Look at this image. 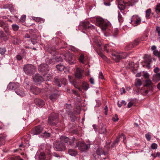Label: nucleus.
<instances>
[{"instance_id": "21", "label": "nucleus", "mask_w": 160, "mask_h": 160, "mask_svg": "<svg viewBox=\"0 0 160 160\" xmlns=\"http://www.w3.org/2000/svg\"><path fill=\"white\" fill-rule=\"evenodd\" d=\"M96 153L100 156L102 155H106L108 154V151L103 150L101 148H99L96 151Z\"/></svg>"}, {"instance_id": "27", "label": "nucleus", "mask_w": 160, "mask_h": 160, "mask_svg": "<svg viewBox=\"0 0 160 160\" xmlns=\"http://www.w3.org/2000/svg\"><path fill=\"white\" fill-rule=\"evenodd\" d=\"M78 60L80 63L84 64V62L86 60L84 54H81L79 57Z\"/></svg>"}, {"instance_id": "4", "label": "nucleus", "mask_w": 160, "mask_h": 160, "mask_svg": "<svg viewBox=\"0 0 160 160\" xmlns=\"http://www.w3.org/2000/svg\"><path fill=\"white\" fill-rule=\"evenodd\" d=\"M96 20V25L101 28L103 30H105L107 29L108 24L102 18L98 17L95 18Z\"/></svg>"}, {"instance_id": "38", "label": "nucleus", "mask_w": 160, "mask_h": 160, "mask_svg": "<svg viewBox=\"0 0 160 160\" xmlns=\"http://www.w3.org/2000/svg\"><path fill=\"white\" fill-rule=\"evenodd\" d=\"M142 84V82L141 80L138 79H136V81L135 82V85L136 87H138L140 86Z\"/></svg>"}, {"instance_id": "14", "label": "nucleus", "mask_w": 160, "mask_h": 160, "mask_svg": "<svg viewBox=\"0 0 160 160\" xmlns=\"http://www.w3.org/2000/svg\"><path fill=\"white\" fill-rule=\"evenodd\" d=\"M19 87V84L18 82H11L9 83L7 86V89L9 90H17Z\"/></svg>"}, {"instance_id": "48", "label": "nucleus", "mask_w": 160, "mask_h": 160, "mask_svg": "<svg viewBox=\"0 0 160 160\" xmlns=\"http://www.w3.org/2000/svg\"><path fill=\"white\" fill-rule=\"evenodd\" d=\"M6 48H0V54L1 55H3L6 52Z\"/></svg>"}, {"instance_id": "29", "label": "nucleus", "mask_w": 160, "mask_h": 160, "mask_svg": "<svg viewBox=\"0 0 160 160\" xmlns=\"http://www.w3.org/2000/svg\"><path fill=\"white\" fill-rule=\"evenodd\" d=\"M119 141V138H117L113 142L111 147L112 148L115 147L118 144V143Z\"/></svg>"}, {"instance_id": "13", "label": "nucleus", "mask_w": 160, "mask_h": 160, "mask_svg": "<svg viewBox=\"0 0 160 160\" xmlns=\"http://www.w3.org/2000/svg\"><path fill=\"white\" fill-rule=\"evenodd\" d=\"M38 70L40 72L46 73L49 70V68L46 64H42L38 66Z\"/></svg>"}, {"instance_id": "9", "label": "nucleus", "mask_w": 160, "mask_h": 160, "mask_svg": "<svg viewBox=\"0 0 160 160\" xmlns=\"http://www.w3.org/2000/svg\"><path fill=\"white\" fill-rule=\"evenodd\" d=\"M76 146L78 149L82 152L85 151L88 148V145L84 142H78L76 143Z\"/></svg>"}, {"instance_id": "22", "label": "nucleus", "mask_w": 160, "mask_h": 160, "mask_svg": "<svg viewBox=\"0 0 160 160\" xmlns=\"http://www.w3.org/2000/svg\"><path fill=\"white\" fill-rule=\"evenodd\" d=\"M2 8L4 9H8L11 12L14 10L13 6L11 4H4Z\"/></svg>"}, {"instance_id": "8", "label": "nucleus", "mask_w": 160, "mask_h": 160, "mask_svg": "<svg viewBox=\"0 0 160 160\" xmlns=\"http://www.w3.org/2000/svg\"><path fill=\"white\" fill-rule=\"evenodd\" d=\"M0 27L2 28L3 29L7 36L10 35L9 30V25L7 22L3 21H0Z\"/></svg>"}, {"instance_id": "64", "label": "nucleus", "mask_w": 160, "mask_h": 160, "mask_svg": "<svg viewBox=\"0 0 160 160\" xmlns=\"http://www.w3.org/2000/svg\"><path fill=\"white\" fill-rule=\"evenodd\" d=\"M145 137L148 141H149L151 140V137L149 133L146 134Z\"/></svg>"}, {"instance_id": "26", "label": "nucleus", "mask_w": 160, "mask_h": 160, "mask_svg": "<svg viewBox=\"0 0 160 160\" xmlns=\"http://www.w3.org/2000/svg\"><path fill=\"white\" fill-rule=\"evenodd\" d=\"M15 92L17 95L22 97L24 96L25 95L24 92L22 89H18L15 91Z\"/></svg>"}, {"instance_id": "7", "label": "nucleus", "mask_w": 160, "mask_h": 160, "mask_svg": "<svg viewBox=\"0 0 160 160\" xmlns=\"http://www.w3.org/2000/svg\"><path fill=\"white\" fill-rule=\"evenodd\" d=\"M62 55L63 57V58L70 64H73L75 62L73 58L72 55V54L69 53H66Z\"/></svg>"}, {"instance_id": "18", "label": "nucleus", "mask_w": 160, "mask_h": 160, "mask_svg": "<svg viewBox=\"0 0 160 160\" xmlns=\"http://www.w3.org/2000/svg\"><path fill=\"white\" fill-rule=\"evenodd\" d=\"M30 90L31 92L35 95H38L41 92V90L38 88L34 86H31Z\"/></svg>"}, {"instance_id": "25", "label": "nucleus", "mask_w": 160, "mask_h": 160, "mask_svg": "<svg viewBox=\"0 0 160 160\" xmlns=\"http://www.w3.org/2000/svg\"><path fill=\"white\" fill-rule=\"evenodd\" d=\"M43 80L44 81H49L52 78L51 75L49 74H47V73L43 75Z\"/></svg>"}, {"instance_id": "36", "label": "nucleus", "mask_w": 160, "mask_h": 160, "mask_svg": "<svg viewBox=\"0 0 160 160\" xmlns=\"http://www.w3.org/2000/svg\"><path fill=\"white\" fill-rule=\"evenodd\" d=\"M151 12V9H147L146 11V17L147 19H149L150 18V16Z\"/></svg>"}, {"instance_id": "58", "label": "nucleus", "mask_w": 160, "mask_h": 160, "mask_svg": "<svg viewBox=\"0 0 160 160\" xmlns=\"http://www.w3.org/2000/svg\"><path fill=\"white\" fill-rule=\"evenodd\" d=\"M26 16L25 15H22L20 18V21L21 22H24L25 21L26 18Z\"/></svg>"}, {"instance_id": "6", "label": "nucleus", "mask_w": 160, "mask_h": 160, "mask_svg": "<svg viewBox=\"0 0 160 160\" xmlns=\"http://www.w3.org/2000/svg\"><path fill=\"white\" fill-rule=\"evenodd\" d=\"M66 82V79L64 78L55 77L54 79V82L59 87H61L62 84L65 86Z\"/></svg>"}, {"instance_id": "24", "label": "nucleus", "mask_w": 160, "mask_h": 160, "mask_svg": "<svg viewBox=\"0 0 160 160\" xmlns=\"http://www.w3.org/2000/svg\"><path fill=\"white\" fill-rule=\"evenodd\" d=\"M94 42L96 43V45L98 48L99 50H102V48L101 47L102 43L100 40L98 39H95L94 40Z\"/></svg>"}, {"instance_id": "44", "label": "nucleus", "mask_w": 160, "mask_h": 160, "mask_svg": "<svg viewBox=\"0 0 160 160\" xmlns=\"http://www.w3.org/2000/svg\"><path fill=\"white\" fill-rule=\"evenodd\" d=\"M12 160H23L22 158L20 157L19 156L12 157L11 158Z\"/></svg>"}, {"instance_id": "5", "label": "nucleus", "mask_w": 160, "mask_h": 160, "mask_svg": "<svg viewBox=\"0 0 160 160\" xmlns=\"http://www.w3.org/2000/svg\"><path fill=\"white\" fill-rule=\"evenodd\" d=\"M58 114L55 113H52L48 118V123L52 126L57 125V121H58Z\"/></svg>"}, {"instance_id": "51", "label": "nucleus", "mask_w": 160, "mask_h": 160, "mask_svg": "<svg viewBox=\"0 0 160 160\" xmlns=\"http://www.w3.org/2000/svg\"><path fill=\"white\" fill-rule=\"evenodd\" d=\"M118 20L120 22H122L123 21V18L120 12L118 13Z\"/></svg>"}, {"instance_id": "42", "label": "nucleus", "mask_w": 160, "mask_h": 160, "mask_svg": "<svg viewBox=\"0 0 160 160\" xmlns=\"http://www.w3.org/2000/svg\"><path fill=\"white\" fill-rule=\"evenodd\" d=\"M12 29L14 31H17L18 30L19 27L16 24H13L12 25Z\"/></svg>"}, {"instance_id": "10", "label": "nucleus", "mask_w": 160, "mask_h": 160, "mask_svg": "<svg viewBox=\"0 0 160 160\" xmlns=\"http://www.w3.org/2000/svg\"><path fill=\"white\" fill-rule=\"evenodd\" d=\"M146 86L149 87L147 89L145 90V93L146 94L149 95L153 91V88L151 85L152 84V81L149 80H146Z\"/></svg>"}, {"instance_id": "23", "label": "nucleus", "mask_w": 160, "mask_h": 160, "mask_svg": "<svg viewBox=\"0 0 160 160\" xmlns=\"http://www.w3.org/2000/svg\"><path fill=\"white\" fill-rule=\"evenodd\" d=\"M11 37L12 38V43L14 45H17L18 44L19 40L18 39L16 36H15L11 35Z\"/></svg>"}, {"instance_id": "40", "label": "nucleus", "mask_w": 160, "mask_h": 160, "mask_svg": "<svg viewBox=\"0 0 160 160\" xmlns=\"http://www.w3.org/2000/svg\"><path fill=\"white\" fill-rule=\"evenodd\" d=\"M134 47L132 43H130L127 45L125 47V49L127 50L131 49Z\"/></svg>"}, {"instance_id": "63", "label": "nucleus", "mask_w": 160, "mask_h": 160, "mask_svg": "<svg viewBox=\"0 0 160 160\" xmlns=\"http://www.w3.org/2000/svg\"><path fill=\"white\" fill-rule=\"evenodd\" d=\"M31 41L32 44L34 45L37 43V40L36 39L31 38Z\"/></svg>"}, {"instance_id": "46", "label": "nucleus", "mask_w": 160, "mask_h": 160, "mask_svg": "<svg viewBox=\"0 0 160 160\" xmlns=\"http://www.w3.org/2000/svg\"><path fill=\"white\" fill-rule=\"evenodd\" d=\"M93 156V160H98V159L100 156L99 155L96 154H96H94Z\"/></svg>"}, {"instance_id": "32", "label": "nucleus", "mask_w": 160, "mask_h": 160, "mask_svg": "<svg viewBox=\"0 0 160 160\" xmlns=\"http://www.w3.org/2000/svg\"><path fill=\"white\" fill-rule=\"evenodd\" d=\"M56 67L58 70L61 71L64 70L65 68V67L64 65L61 64L57 65Z\"/></svg>"}, {"instance_id": "57", "label": "nucleus", "mask_w": 160, "mask_h": 160, "mask_svg": "<svg viewBox=\"0 0 160 160\" xmlns=\"http://www.w3.org/2000/svg\"><path fill=\"white\" fill-rule=\"evenodd\" d=\"M104 4L106 6H109L110 5V0H106L104 2Z\"/></svg>"}, {"instance_id": "3", "label": "nucleus", "mask_w": 160, "mask_h": 160, "mask_svg": "<svg viewBox=\"0 0 160 160\" xmlns=\"http://www.w3.org/2000/svg\"><path fill=\"white\" fill-rule=\"evenodd\" d=\"M112 59L116 62H118L122 58H126L127 56V54L125 52H112Z\"/></svg>"}, {"instance_id": "56", "label": "nucleus", "mask_w": 160, "mask_h": 160, "mask_svg": "<svg viewBox=\"0 0 160 160\" xmlns=\"http://www.w3.org/2000/svg\"><path fill=\"white\" fill-rule=\"evenodd\" d=\"M119 118L118 117V116L117 114H115V117H113L112 118V120L113 121H118Z\"/></svg>"}, {"instance_id": "54", "label": "nucleus", "mask_w": 160, "mask_h": 160, "mask_svg": "<svg viewBox=\"0 0 160 160\" xmlns=\"http://www.w3.org/2000/svg\"><path fill=\"white\" fill-rule=\"evenodd\" d=\"M158 145L155 143H153L151 145V148L153 149H155L157 148Z\"/></svg>"}, {"instance_id": "60", "label": "nucleus", "mask_w": 160, "mask_h": 160, "mask_svg": "<svg viewBox=\"0 0 160 160\" xmlns=\"http://www.w3.org/2000/svg\"><path fill=\"white\" fill-rule=\"evenodd\" d=\"M129 68H135V64H134V63L132 62H130L129 63Z\"/></svg>"}, {"instance_id": "28", "label": "nucleus", "mask_w": 160, "mask_h": 160, "mask_svg": "<svg viewBox=\"0 0 160 160\" xmlns=\"http://www.w3.org/2000/svg\"><path fill=\"white\" fill-rule=\"evenodd\" d=\"M5 139V136L2 135L0 134V146L4 144Z\"/></svg>"}, {"instance_id": "47", "label": "nucleus", "mask_w": 160, "mask_h": 160, "mask_svg": "<svg viewBox=\"0 0 160 160\" xmlns=\"http://www.w3.org/2000/svg\"><path fill=\"white\" fill-rule=\"evenodd\" d=\"M160 78V73H158L153 76V79L158 80Z\"/></svg>"}, {"instance_id": "15", "label": "nucleus", "mask_w": 160, "mask_h": 160, "mask_svg": "<svg viewBox=\"0 0 160 160\" xmlns=\"http://www.w3.org/2000/svg\"><path fill=\"white\" fill-rule=\"evenodd\" d=\"M83 70L79 68H77L75 73V76L78 79H82L83 76Z\"/></svg>"}, {"instance_id": "19", "label": "nucleus", "mask_w": 160, "mask_h": 160, "mask_svg": "<svg viewBox=\"0 0 160 160\" xmlns=\"http://www.w3.org/2000/svg\"><path fill=\"white\" fill-rule=\"evenodd\" d=\"M34 103L38 106L41 107H43L45 104L44 101L39 98H35L34 100Z\"/></svg>"}, {"instance_id": "2", "label": "nucleus", "mask_w": 160, "mask_h": 160, "mask_svg": "<svg viewBox=\"0 0 160 160\" xmlns=\"http://www.w3.org/2000/svg\"><path fill=\"white\" fill-rule=\"evenodd\" d=\"M23 69L26 74L31 75L34 73L36 68L34 65L28 64L24 65Z\"/></svg>"}, {"instance_id": "45", "label": "nucleus", "mask_w": 160, "mask_h": 160, "mask_svg": "<svg viewBox=\"0 0 160 160\" xmlns=\"http://www.w3.org/2000/svg\"><path fill=\"white\" fill-rule=\"evenodd\" d=\"M140 41L138 39H135L133 42L132 45H133L134 47L138 45L140 43Z\"/></svg>"}, {"instance_id": "53", "label": "nucleus", "mask_w": 160, "mask_h": 160, "mask_svg": "<svg viewBox=\"0 0 160 160\" xmlns=\"http://www.w3.org/2000/svg\"><path fill=\"white\" fill-rule=\"evenodd\" d=\"M155 11L157 13L158 12H160V4H158L156 6Z\"/></svg>"}, {"instance_id": "20", "label": "nucleus", "mask_w": 160, "mask_h": 160, "mask_svg": "<svg viewBox=\"0 0 160 160\" xmlns=\"http://www.w3.org/2000/svg\"><path fill=\"white\" fill-rule=\"evenodd\" d=\"M82 24L83 28L85 29H89L90 28H92V29L94 28L95 27L90 24L89 22L88 21L84 22Z\"/></svg>"}, {"instance_id": "35", "label": "nucleus", "mask_w": 160, "mask_h": 160, "mask_svg": "<svg viewBox=\"0 0 160 160\" xmlns=\"http://www.w3.org/2000/svg\"><path fill=\"white\" fill-rule=\"evenodd\" d=\"M56 49L54 47H50L48 50L49 53L52 54H54L55 53Z\"/></svg>"}, {"instance_id": "16", "label": "nucleus", "mask_w": 160, "mask_h": 160, "mask_svg": "<svg viewBox=\"0 0 160 160\" xmlns=\"http://www.w3.org/2000/svg\"><path fill=\"white\" fill-rule=\"evenodd\" d=\"M43 130V128L40 126L38 125L35 127L31 130V133L33 135L39 134Z\"/></svg>"}, {"instance_id": "55", "label": "nucleus", "mask_w": 160, "mask_h": 160, "mask_svg": "<svg viewBox=\"0 0 160 160\" xmlns=\"http://www.w3.org/2000/svg\"><path fill=\"white\" fill-rule=\"evenodd\" d=\"M151 156H152L154 158H155L157 157H159L160 158V152H157L156 155H155L154 154L152 153L151 154Z\"/></svg>"}, {"instance_id": "30", "label": "nucleus", "mask_w": 160, "mask_h": 160, "mask_svg": "<svg viewBox=\"0 0 160 160\" xmlns=\"http://www.w3.org/2000/svg\"><path fill=\"white\" fill-rule=\"evenodd\" d=\"M68 153L72 156H75L77 154V152L73 149H69L68 150Z\"/></svg>"}, {"instance_id": "37", "label": "nucleus", "mask_w": 160, "mask_h": 160, "mask_svg": "<svg viewBox=\"0 0 160 160\" xmlns=\"http://www.w3.org/2000/svg\"><path fill=\"white\" fill-rule=\"evenodd\" d=\"M39 160H45V155L43 152L40 153L39 156Z\"/></svg>"}, {"instance_id": "52", "label": "nucleus", "mask_w": 160, "mask_h": 160, "mask_svg": "<svg viewBox=\"0 0 160 160\" xmlns=\"http://www.w3.org/2000/svg\"><path fill=\"white\" fill-rule=\"evenodd\" d=\"M6 35H7V34H5L4 32L2 31H0V38H4V37L6 36Z\"/></svg>"}, {"instance_id": "11", "label": "nucleus", "mask_w": 160, "mask_h": 160, "mask_svg": "<svg viewBox=\"0 0 160 160\" xmlns=\"http://www.w3.org/2000/svg\"><path fill=\"white\" fill-rule=\"evenodd\" d=\"M129 4L123 0H118V7L120 10H124L127 6H129Z\"/></svg>"}, {"instance_id": "41", "label": "nucleus", "mask_w": 160, "mask_h": 160, "mask_svg": "<svg viewBox=\"0 0 160 160\" xmlns=\"http://www.w3.org/2000/svg\"><path fill=\"white\" fill-rule=\"evenodd\" d=\"M54 59L57 62H62V57L61 56L56 57Z\"/></svg>"}, {"instance_id": "17", "label": "nucleus", "mask_w": 160, "mask_h": 160, "mask_svg": "<svg viewBox=\"0 0 160 160\" xmlns=\"http://www.w3.org/2000/svg\"><path fill=\"white\" fill-rule=\"evenodd\" d=\"M33 79L36 84H39L43 80L42 77L38 74H36Z\"/></svg>"}, {"instance_id": "33", "label": "nucleus", "mask_w": 160, "mask_h": 160, "mask_svg": "<svg viewBox=\"0 0 160 160\" xmlns=\"http://www.w3.org/2000/svg\"><path fill=\"white\" fill-rule=\"evenodd\" d=\"M41 136L43 138H47L50 137L51 134L49 132H47L45 131L44 133H42V134L41 135Z\"/></svg>"}, {"instance_id": "61", "label": "nucleus", "mask_w": 160, "mask_h": 160, "mask_svg": "<svg viewBox=\"0 0 160 160\" xmlns=\"http://www.w3.org/2000/svg\"><path fill=\"white\" fill-rule=\"evenodd\" d=\"M70 117L72 121H74L76 119V117L72 114L71 115Z\"/></svg>"}, {"instance_id": "62", "label": "nucleus", "mask_w": 160, "mask_h": 160, "mask_svg": "<svg viewBox=\"0 0 160 160\" xmlns=\"http://www.w3.org/2000/svg\"><path fill=\"white\" fill-rule=\"evenodd\" d=\"M156 31L158 33V36L160 37V27L158 26L157 27Z\"/></svg>"}, {"instance_id": "43", "label": "nucleus", "mask_w": 160, "mask_h": 160, "mask_svg": "<svg viewBox=\"0 0 160 160\" xmlns=\"http://www.w3.org/2000/svg\"><path fill=\"white\" fill-rule=\"evenodd\" d=\"M118 30L117 28H115L114 30H112V33L113 34L112 36L113 37H115L117 35L118 33Z\"/></svg>"}, {"instance_id": "1", "label": "nucleus", "mask_w": 160, "mask_h": 160, "mask_svg": "<svg viewBox=\"0 0 160 160\" xmlns=\"http://www.w3.org/2000/svg\"><path fill=\"white\" fill-rule=\"evenodd\" d=\"M60 138L61 141H57L54 144L53 147L55 150L59 151L65 150L66 147L63 142L67 143L69 146L73 147H75L74 143L77 140L75 138H69L67 137L61 136Z\"/></svg>"}, {"instance_id": "49", "label": "nucleus", "mask_w": 160, "mask_h": 160, "mask_svg": "<svg viewBox=\"0 0 160 160\" xmlns=\"http://www.w3.org/2000/svg\"><path fill=\"white\" fill-rule=\"evenodd\" d=\"M153 53L155 55L160 58V51H158V50H154L153 51Z\"/></svg>"}, {"instance_id": "31", "label": "nucleus", "mask_w": 160, "mask_h": 160, "mask_svg": "<svg viewBox=\"0 0 160 160\" xmlns=\"http://www.w3.org/2000/svg\"><path fill=\"white\" fill-rule=\"evenodd\" d=\"M141 22V19L140 17H139L138 16L136 18V21L133 23V24H134V26H137Z\"/></svg>"}, {"instance_id": "50", "label": "nucleus", "mask_w": 160, "mask_h": 160, "mask_svg": "<svg viewBox=\"0 0 160 160\" xmlns=\"http://www.w3.org/2000/svg\"><path fill=\"white\" fill-rule=\"evenodd\" d=\"M137 16H138L135 15L133 16L131 18V21L130 23H131V22H132V24H133V23L136 21V18Z\"/></svg>"}, {"instance_id": "34", "label": "nucleus", "mask_w": 160, "mask_h": 160, "mask_svg": "<svg viewBox=\"0 0 160 160\" xmlns=\"http://www.w3.org/2000/svg\"><path fill=\"white\" fill-rule=\"evenodd\" d=\"M82 87L83 90L86 91L89 88V86L88 83L86 82H84L83 83Z\"/></svg>"}, {"instance_id": "12", "label": "nucleus", "mask_w": 160, "mask_h": 160, "mask_svg": "<svg viewBox=\"0 0 160 160\" xmlns=\"http://www.w3.org/2000/svg\"><path fill=\"white\" fill-rule=\"evenodd\" d=\"M59 96L58 91H55L50 93L49 98L52 101L54 102L58 98Z\"/></svg>"}, {"instance_id": "59", "label": "nucleus", "mask_w": 160, "mask_h": 160, "mask_svg": "<svg viewBox=\"0 0 160 160\" xmlns=\"http://www.w3.org/2000/svg\"><path fill=\"white\" fill-rule=\"evenodd\" d=\"M70 49L73 52H75L78 51V49L73 46H71L70 47Z\"/></svg>"}, {"instance_id": "39", "label": "nucleus", "mask_w": 160, "mask_h": 160, "mask_svg": "<svg viewBox=\"0 0 160 160\" xmlns=\"http://www.w3.org/2000/svg\"><path fill=\"white\" fill-rule=\"evenodd\" d=\"M29 33L32 35H33L37 33L38 32V30L36 29H31L29 30Z\"/></svg>"}]
</instances>
